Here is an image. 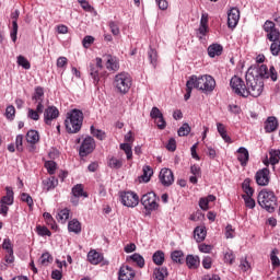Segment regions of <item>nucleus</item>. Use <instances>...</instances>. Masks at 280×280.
I'll use <instances>...</instances> for the list:
<instances>
[{
    "mask_svg": "<svg viewBox=\"0 0 280 280\" xmlns=\"http://www.w3.org/2000/svg\"><path fill=\"white\" fill-rule=\"evenodd\" d=\"M2 248L5 253H14V245L10 238H4L2 242Z\"/></svg>",
    "mask_w": 280,
    "mask_h": 280,
    "instance_id": "55",
    "label": "nucleus"
},
{
    "mask_svg": "<svg viewBox=\"0 0 280 280\" xmlns=\"http://www.w3.org/2000/svg\"><path fill=\"white\" fill-rule=\"evenodd\" d=\"M255 180L259 187H268L270 185V170L268 167L258 170L255 174Z\"/></svg>",
    "mask_w": 280,
    "mask_h": 280,
    "instance_id": "10",
    "label": "nucleus"
},
{
    "mask_svg": "<svg viewBox=\"0 0 280 280\" xmlns=\"http://www.w3.org/2000/svg\"><path fill=\"white\" fill-rule=\"evenodd\" d=\"M108 27L113 34V36H119L121 34V31H119V24L115 21L108 22Z\"/></svg>",
    "mask_w": 280,
    "mask_h": 280,
    "instance_id": "54",
    "label": "nucleus"
},
{
    "mask_svg": "<svg viewBox=\"0 0 280 280\" xmlns=\"http://www.w3.org/2000/svg\"><path fill=\"white\" fill-rule=\"evenodd\" d=\"M224 261L225 264L233 265L235 264V253L233 250L229 249L224 253Z\"/></svg>",
    "mask_w": 280,
    "mask_h": 280,
    "instance_id": "56",
    "label": "nucleus"
},
{
    "mask_svg": "<svg viewBox=\"0 0 280 280\" xmlns=\"http://www.w3.org/2000/svg\"><path fill=\"white\" fill-rule=\"evenodd\" d=\"M142 175L139 177L140 183H150V179L152 178V175L154 174V171L150 167V165H145L142 168Z\"/></svg>",
    "mask_w": 280,
    "mask_h": 280,
    "instance_id": "32",
    "label": "nucleus"
},
{
    "mask_svg": "<svg viewBox=\"0 0 280 280\" xmlns=\"http://www.w3.org/2000/svg\"><path fill=\"white\" fill-rule=\"evenodd\" d=\"M120 202L124 207L135 209L139 205V195L137 192L128 190L119 194Z\"/></svg>",
    "mask_w": 280,
    "mask_h": 280,
    "instance_id": "9",
    "label": "nucleus"
},
{
    "mask_svg": "<svg viewBox=\"0 0 280 280\" xmlns=\"http://www.w3.org/2000/svg\"><path fill=\"white\" fill-rule=\"evenodd\" d=\"M190 174H192V176L189 177V183H191V185H198V178L202 176L200 166L198 164H192L190 166Z\"/></svg>",
    "mask_w": 280,
    "mask_h": 280,
    "instance_id": "23",
    "label": "nucleus"
},
{
    "mask_svg": "<svg viewBox=\"0 0 280 280\" xmlns=\"http://www.w3.org/2000/svg\"><path fill=\"white\" fill-rule=\"evenodd\" d=\"M170 277V271H167V267H156L153 270V279L154 280H165Z\"/></svg>",
    "mask_w": 280,
    "mask_h": 280,
    "instance_id": "29",
    "label": "nucleus"
},
{
    "mask_svg": "<svg viewBox=\"0 0 280 280\" xmlns=\"http://www.w3.org/2000/svg\"><path fill=\"white\" fill-rule=\"evenodd\" d=\"M91 135L98 139V141H104L106 139V132H104L102 129H95V126L90 127Z\"/></svg>",
    "mask_w": 280,
    "mask_h": 280,
    "instance_id": "43",
    "label": "nucleus"
},
{
    "mask_svg": "<svg viewBox=\"0 0 280 280\" xmlns=\"http://www.w3.org/2000/svg\"><path fill=\"white\" fill-rule=\"evenodd\" d=\"M201 266L205 270H211L213 266V258H211V256H203Z\"/></svg>",
    "mask_w": 280,
    "mask_h": 280,
    "instance_id": "50",
    "label": "nucleus"
},
{
    "mask_svg": "<svg viewBox=\"0 0 280 280\" xmlns=\"http://www.w3.org/2000/svg\"><path fill=\"white\" fill-rule=\"evenodd\" d=\"M42 185L46 191H51L58 187V178L56 176H50L42 182Z\"/></svg>",
    "mask_w": 280,
    "mask_h": 280,
    "instance_id": "31",
    "label": "nucleus"
},
{
    "mask_svg": "<svg viewBox=\"0 0 280 280\" xmlns=\"http://www.w3.org/2000/svg\"><path fill=\"white\" fill-rule=\"evenodd\" d=\"M25 140L30 143L28 152H36V143L40 141V133H38V130L30 129L26 132Z\"/></svg>",
    "mask_w": 280,
    "mask_h": 280,
    "instance_id": "14",
    "label": "nucleus"
},
{
    "mask_svg": "<svg viewBox=\"0 0 280 280\" xmlns=\"http://www.w3.org/2000/svg\"><path fill=\"white\" fill-rule=\"evenodd\" d=\"M257 202L261 209L268 211V213H275V209H277L278 198L275 195V191L262 188L257 196Z\"/></svg>",
    "mask_w": 280,
    "mask_h": 280,
    "instance_id": "4",
    "label": "nucleus"
},
{
    "mask_svg": "<svg viewBox=\"0 0 280 280\" xmlns=\"http://www.w3.org/2000/svg\"><path fill=\"white\" fill-rule=\"evenodd\" d=\"M114 86L120 95H126L132 86V77L128 72H120L114 78Z\"/></svg>",
    "mask_w": 280,
    "mask_h": 280,
    "instance_id": "6",
    "label": "nucleus"
},
{
    "mask_svg": "<svg viewBox=\"0 0 280 280\" xmlns=\"http://www.w3.org/2000/svg\"><path fill=\"white\" fill-rule=\"evenodd\" d=\"M71 195L77 196L79 198H88L89 197V192L84 191V185H82V184L74 185L71 189Z\"/></svg>",
    "mask_w": 280,
    "mask_h": 280,
    "instance_id": "33",
    "label": "nucleus"
},
{
    "mask_svg": "<svg viewBox=\"0 0 280 280\" xmlns=\"http://www.w3.org/2000/svg\"><path fill=\"white\" fill-rule=\"evenodd\" d=\"M45 167L48 174H50V176H54V174H56V170H58V164H56L55 161H46Z\"/></svg>",
    "mask_w": 280,
    "mask_h": 280,
    "instance_id": "48",
    "label": "nucleus"
},
{
    "mask_svg": "<svg viewBox=\"0 0 280 280\" xmlns=\"http://www.w3.org/2000/svg\"><path fill=\"white\" fill-rule=\"evenodd\" d=\"M84 124V113L81 109L74 108L67 113L65 127L69 135H78L82 130Z\"/></svg>",
    "mask_w": 280,
    "mask_h": 280,
    "instance_id": "2",
    "label": "nucleus"
},
{
    "mask_svg": "<svg viewBox=\"0 0 280 280\" xmlns=\"http://www.w3.org/2000/svg\"><path fill=\"white\" fill-rule=\"evenodd\" d=\"M159 178L163 187H171V185H174V172L170 168H162Z\"/></svg>",
    "mask_w": 280,
    "mask_h": 280,
    "instance_id": "15",
    "label": "nucleus"
},
{
    "mask_svg": "<svg viewBox=\"0 0 280 280\" xmlns=\"http://www.w3.org/2000/svg\"><path fill=\"white\" fill-rule=\"evenodd\" d=\"M93 43H95V37L88 35L83 38L82 40V45L84 47V49H89V47H91L93 45Z\"/></svg>",
    "mask_w": 280,
    "mask_h": 280,
    "instance_id": "61",
    "label": "nucleus"
},
{
    "mask_svg": "<svg viewBox=\"0 0 280 280\" xmlns=\"http://www.w3.org/2000/svg\"><path fill=\"white\" fill-rule=\"evenodd\" d=\"M105 67L108 71H119V59L113 55H107Z\"/></svg>",
    "mask_w": 280,
    "mask_h": 280,
    "instance_id": "22",
    "label": "nucleus"
},
{
    "mask_svg": "<svg viewBox=\"0 0 280 280\" xmlns=\"http://www.w3.org/2000/svg\"><path fill=\"white\" fill-rule=\"evenodd\" d=\"M35 233H37L39 237H51V231L45 225H36Z\"/></svg>",
    "mask_w": 280,
    "mask_h": 280,
    "instance_id": "40",
    "label": "nucleus"
},
{
    "mask_svg": "<svg viewBox=\"0 0 280 280\" xmlns=\"http://www.w3.org/2000/svg\"><path fill=\"white\" fill-rule=\"evenodd\" d=\"M136 272L132 267L122 265L118 271V280H132L135 279Z\"/></svg>",
    "mask_w": 280,
    "mask_h": 280,
    "instance_id": "17",
    "label": "nucleus"
},
{
    "mask_svg": "<svg viewBox=\"0 0 280 280\" xmlns=\"http://www.w3.org/2000/svg\"><path fill=\"white\" fill-rule=\"evenodd\" d=\"M278 253H279V250L272 249V252L270 254V260H271V265L273 268H279V266H280L279 256H277Z\"/></svg>",
    "mask_w": 280,
    "mask_h": 280,
    "instance_id": "51",
    "label": "nucleus"
},
{
    "mask_svg": "<svg viewBox=\"0 0 280 280\" xmlns=\"http://www.w3.org/2000/svg\"><path fill=\"white\" fill-rule=\"evenodd\" d=\"M14 117H16V108H14V105H8L5 108V118L9 121H14Z\"/></svg>",
    "mask_w": 280,
    "mask_h": 280,
    "instance_id": "46",
    "label": "nucleus"
},
{
    "mask_svg": "<svg viewBox=\"0 0 280 280\" xmlns=\"http://www.w3.org/2000/svg\"><path fill=\"white\" fill-rule=\"evenodd\" d=\"M78 3L85 12H93V7L86 0H78Z\"/></svg>",
    "mask_w": 280,
    "mask_h": 280,
    "instance_id": "62",
    "label": "nucleus"
},
{
    "mask_svg": "<svg viewBox=\"0 0 280 280\" xmlns=\"http://www.w3.org/2000/svg\"><path fill=\"white\" fill-rule=\"evenodd\" d=\"M95 60L96 62H91L89 66V75L94 86H97L102 78V70L104 69V66L102 65V58L97 57Z\"/></svg>",
    "mask_w": 280,
    "mask_h": 280,
    "instance_id": "8",
    "label": "nucleus"
},
{
    "mask_svg": "<svg viewBox=\"0 0 280 280\" xmlns=\"http://www.w3.org/2000/svg\"><path fill=\"white\" fill-rule=\"evenodd\" d=\"M207 34H209V26H201L199 25V28L197 30V38H199V40H202Z\"/></svg>",
    "mask_w": 280,
    "mask_h": 280,
    "instance_id": "58",
    "label": "nucleus"
},
{
    "mask_svg": "<svg viewBox=\"0 0 280 280\" xmlns=\"http://www.w3.org/2000/svg\"><path fill=\"white\" fill-rule=\"evenodd\" d=\"M264 128H265V132H267V133L275 132V130H277V128H279V120L275 116H269L265 120Z\"/></svg>",
    "mask_w": 280,
    "mask_h": 280,
    "instance_id": "21",
    "label": "nucleus"
},
{
    "mask_svg": "<svg viewBox=\"0 0 280 280\" xmlns=\"http://www.w3.org/2000/svg\"><path fill=\"white\" fill-rule=\"evenodd\" d=\"M272 80L277 82L278 74L275 66H252L248 68L245 80L237 75H234L230 80V86L240 97H259L264 93V80Z\"/></svg>",
    "mask_w": 280,
    "mask_h": 280,
    "instance_id": "1",
    "label": "nucleus"
},
{
    "mask_svg": "<svg viewBox=\"0 0 280 280\" xmlns=\"http://www.w3.org/2000/svg\"><path fill=\"white\" fill-rule=\"evenodd\" d=\"M27 118L32 119L33 121H38V119H40V113L36 109L28 108Z\"/></svg>",
    "mask_w": 280,
    "mask_h": 280,
    "instance_id": "59",
    "label": "nucleus"
},
{
    "mask_svg": "<svg viewBox=\"0 0 280 280\" xmlns=\"http://www.w3.org/2000/svg\"><path fill=\"white\" fill-rule=\"evenodd\" d=\"M195 89L202 91V93H213L215 91V79L209 74L196 75L192 74L188 78Z\"/></svg>",
    "mask_w": 280,
    "mask_h": 280,
    "instance_id": "5",
    "label": "nucleus"
},
{
    "mask_svg": "<svg viewBox=\"0 0 280 280\" xmlns=\"http://www.w3.org/2000/svg\"><path fill=\"white\" fill-rule=\"evenodd\" d=\"M151 119H154L159 130H165L167 128V122L165 121V117H163V113L159 107H152L150 112Z\"/></svg>",
    "mask_w": 280,
    "mask_h": 280,
    "instance_id": "13",
    "label": "nucleus"
},
{
    "mask_svg": "<svg viewBox=\"0 0 280 280\" xmlns=\"http://www.w3.org/2000/svg\"><path fill=\"white\" fill-rule=\"evenodd\" d=\"M51 261H54V257L51 256V254H49V252L42 254L39 258V264L42 266H47L48 264H51Z\"/></svg>",
    "mask_w": 280,
    "mask_h": 280,
    "instance_id": "47",
    "label": "nucleus"
},
{
    "mask_svg": "<svg viewBox=\"0 0 280 280\" xmlns=\"http://www.w3.org/2000/svg\"><path fill=\"white\" fill-rule=\"evenodd\" d=\"M21 12L19 10H15L14 12L11 13V19H12V30L10 32L11 40L13 43L16 42V36L19 34V16Z\"/></svg>",
    "mask_w": 280,
    "mask_h": 280,
    "instance_id": "18",
    "label": "nucleus"
},
{
    "mask_svg": "<svg viewBox=\"0 0 280 280\" xmlns=\"http://www.w3.org/2000/svg\"><path fill=\"white\" fill-rule=\"evenodd\" d=\"M217 130L225 143H233L231 136H228V133H226V127L224 126V124L218 122Z\"/></svg>",
    "mask_w": 280,
    "mask_h": 280,
    "instance_id": "35",
    "label": "nucleus"
},
{
    "mask_svg": "<svg viewBox=\"0 0 280 280\" xmlns=\"http://www.w3.org/2000/svg\"><path fill=\"white\" fill-rule=\"evenodd\" d=\"M190 132L191 127L187 122L183 124L182 127H179V129L177 130L178 137H187V135H189Z\"/></svg>",
    "mask_w": 280,
    "mask_h": 280,
    "instance_id": "49",
    "label": "nucleus"
},
{
    "mask_svg": "<svg viewBox=\"0 0 280 280\" xmlns=\"http://www.w3.org/2000/svg\"><path fill=\"white\" fill-rule=\"evenodd\" d=\"M279 161H280V149L271 150L269 152V161H265L264 164L268 165L270 163V165H277Z\"/></svg>",
    "mask_w": 280,
    "mask_h": 280,
    "instance_id": "36",
    "label": "nucleus"
},
{
    "mask_svg": "<svg viewBox=\"0 0 280 280\" xmlns=\"http://www.w3.org/2000/svg\"><path fill=\"white\" fill-rule=\"evenodd\" d=\"M152 261L155 266H163L165 264V252L159 249L152 255Z\"/></svg>",
    "mask_w": 280,
    "mask_h": 280,
    "instance_id": "37",
    "label": "nucleus"
},
{
    "mask_svg": "<svg viewBox=\"0 0 280 280\" xmlns=\"http://www.w3.org/2000/svg\"><path fill=\"white\" fill-rule=\"evenodd\" d=\"M21 200H22V202H26V205L28 206L30 209H32V207H34V199L32 198V196L30 194L22 192Z\"/></svg>",
    "mask_w": 280,
    "mask_h": 280,
    "instance_id": "53",
    "label": "nucleus"
},
{
    "mask_svg": "<svg viewBox=\"0 0 280 280\" xmlns=\"http://www.w3.org/2000/svg\"><path fill=\"white\" fill-rule=\"evenodd\" d=\"M148 57L150 60V65H152L153 69H156V65L159 62V52L154 48H150L148 51Z\"/></svg>",
    "mask_w": 280,
    "mask_h": 280,
    "instance_id": "39",
    "label": "nucleus"
},
{
    "mask_svg": "<svg viewBox=\"0 0 280 280\" xmlns=\"http://www.w3.org/2000/svg\"><path fill=\"white\" fill-rule=\"evenodd\" d=\"M186 266L189 270H197L200 267V257L194 256L191 254L186 256Z\"/></svg>",
    "mask_w": 280,
    "mask_h": 280,
    "instance_id": "26",
    "label": "nucleus"
},
{
    "mask_svg": "<svg viewBox=\"0 0 280 280\" xmlns=\"http://www.w3.org/2000/svg\"><path fill=\"white\" fill-rule=\"evenodd\" d=\"M88 261L92 264V266H97L104 261V254L96 252L95 249H91L88 253Z\"/></svg>",
    "mask_w": 280,
    "mask_h": 280,
    "instance_id": "20",
    "label": "nucleus"
},
{
    "mask_svg": "<svg viewBox=\"0 0 280 280\" xmlns=\"http://www.w3.org/2000/svg\"><path fill=\"white\" fill-rule=\"evenodd\" d=\"M45 96V90L42 86L35 88V92L32 96L33 102H40Z\"/></svg>",
    "mask_w": 280,
    "mask_h": 280,
    "instance_id": "45",
    "label": "nucleus"
},
{
    "mask_svg": "<svg viewBox=\"0 0 280 280\" xmlns=\"http://www.w3.org/2000/svg\"><path fill=\"white\" fill-rule=\"evenodd\" d=\"M107 165L110 170H121V167H124V159L110 156L107 159Z\"/></svg>",
    "mask_w": 280,
    "mask_h": 280,
    "instance_id": "34",
    "label": "nucleus"
},
{
    "mask_svg": "<svg viewBox=\"0 0 280 280\" xmlns=\"http://www.w3.org/2000/svg\"><path fill=\"white\" fill-rule=\"evenodd\" d=\"M127 261H131L132 264H136L138 268H144L145 267V258L141 256L139 253H135L131 256H127Z\"/></svg>",
    "mask_w": 280,
    "mask_h": 280,
    "instance_id": "28",
    "label": "nucleus"
},
{
    "mask_svg": "<svg viewBox=\"0 0 280 280\" xmlns=\"http://www.w3.org/2000/svg\"><path fill=\"white\" fill-rule=\"evenodd\" d=\"M166 150L168 152H176V139L171 138L166 144Z\"/></svg>",
    "mask_w": 280,
    "mask_h": 280,
    "instance_id": "64",
    "label": "nucleus"
},
{
    "mask_svg": "<svg viewBox=\"0 0 280 280\" xmlns=\"http://www.w3.org/2000/svg\"><path fill=\"white\" fill-rule=\"evenodd\" d=\"M237 152V161L240 162L242 167H246L248 165V161H250V153L248 149L245 147H241L236 150Z\"/></svg>",
    "mask_w": 280,
    "mask_h": 280,
    "instance_id": "19",
    "label": "nucleus"
},
{
    "mask_svg": "<svg viewBox=\"0 0 280 280\" xmlns=\"http://www.w3.org/2000/svg\"><path fill=\"white\" fill-rule=\"evenodd\" d=\"M194 89H195L194 83L191 82L190 79H188L186 82V93L184 95L185 102H187L189 97H191V91H194Z\"/></svg>",
    "mask_w": 280,
    "mask_h": 280,
    "instance_id": "52",
    "label": "nucleus"
},
{
    "mask_svg": "<svg viewBox=\"0 0 280 280\" xmlns=\"http://www.w3.org/2000/svg\"><path fill=\"white\" fill-rule=\"evenodd\" d=\"M222 51H224V47L221 44H211L208 47V56L209 58H215V56H222Z\"/></svg>",
    "mask_w": 280,
    "mask_h": 280,
    "instance_id": "27",
    "label": "nucleus"
},
{
    "mask_svg": "<svg viewBox=\"0 0 280 280\" xmlns=\"http://www.w3.org/2000/svg\"><path fill=\"white\" fill-rule=\"evenodd\" d=\"M119 149L122 150L127 156V161H132V144L120 143Z\"/></svg>",
    "mask_w": 280,
    "mask_h": 280,
    "instance_id": "41",
    "label": "nucleus"
},
{
    "mask_svg": "<svg viewBox=\"0 0 280 280\" xmlns=\"http://www.w3.org/2000/svg\"><path fill=\"white\" fill-rule=\"evenodd\" d=\"M70 213H71V210H69L68 208L60 210L57 214L58 222H61V224H65V222H67V220L69 219Z\"/></svg>",
    "mask_w": 280,
    "mask_h": 280,
    "instance_id": "42",
    "label": "nucleus"
},
{
    "mask_svg": "<svg viewBox=\"0 0 280 280\" xmlns=\"http://www.w3.org/2000/svg\"><path fill=\"white\" fill-rule=\"evenodd\" d=\"M0 202H3L9 207H12V205H14V189H12V187L10 186L5 187V196H3L0 199Z\"/></svg>",
    "mask_w": 280,
    "mask_h": 280,
    "instance_id": "25",
    "label": "nucleus"
},
{
    "mask_svg": "<svg viewBox=\"0 0 280 280\" xmlns=\"http://www.w3.org/2000/svg\"><path fill=\"white\" fill-rule=\"evenodd\" d=\"M264 31L267 33V38L270 40L271 56H280V32L277 30L275 22L267 20L264 24Z\"/></svg>",
    "mask_w": 280,
    "mask_h": 280,
    "instance_id": "3",
    "label": "nucleus"
},
{
    "mask_svg": "<svg viewBox=\"0 0 280 280\" xmlns=\"http://www.w3.org/2000/svg\"><path fill=\"white\" fill-rule=\"evenodd\" d=\"M18 65L19 67H22V69H25L26 71H30V69H32V63H30V60H27V58H25L22 55L18 56Z\"/></svg>",
    "mask_w": 280,
    "mask_h": 280,
    "instance_id": "44",
    "label": "nucleus"
},
{
    "mask_svg": "<svg viewBox=\"0 0 280 280\" xmlns=\"http://www.w3.org/2000/svg\"><path fill=\"white\" fill-rule=\"evenodd\" d=\"M171 259L174 264H185V254L183 250H174L171 253Z\"/></svg>",
    "mask_w": 280,
    "mask_h": 280,
    "instance_id": "38",
    "label": "nucleus"
},
{
    "mask_svg": "<svg viewBox=\"0 0 280 280\" xmlns=\"http://www.w3.org/2000/svg\"><path fill=\"white\" fill-rule=\"evenodd\" d=\"M159 196L154 191L147 192L141 197L140 202L144 208L145 215H152V211L159 210Z\"/></svg>",
    "mask_w": 280,
    "mask_h": 280,
    "instance_id": "7",
    "label": "nucleus"
},
{
    "mask_svg": "<svg viewBox=\"0 0 280 280\" xmlns=\"http://www.w3.org/2000/svg\"><path fill=\"white\" fill-rule=\"evenodd\" d=\"M238 23H240V9L232 8L228 12V27L230 30H235Z\"/></svg>",
    "mask_w": 280,
    "mask_h": 280,
    "instance_id": "16",
    "label": "nucleus"
},
{
    "mask_svg": "<svg viewBox=\"0 0 280 280\" xmlns=\"http://www.w3.org/2000/svg\"><path fill=\"white\" fill-rule=\"evenodd\" d=\"M69 233H74V235H80L82 233V223L78 219H72L68 222Z\"/></svg>",
    "mask_w": 280,
    "mask_h": 280,
    "instance_id": "30",
    "label": "nucleus"
},
{
    "mask_svg": "<svg viewBox=\"0 0 280 280\" xmlns=\"http://www.w3.org/2000/svg\"><path fill=\"white\" fill-rule=\"evenodd\" d=\"M240 268L243 272H247L250 268V262L246 258H242L240 262Z\"/></svg>",
    "mask_w": 280,
    "mask_h": 280,
    "instance_id": "63",
    "label": "nucleus"
},
{
    "mask_svg": "<svg viewBox=\"0 0 280 280\" xmlns=\"http://www.w3.org/2000/svg\"><path fill=\"white\" fill-rule=\"evenodd\" d=\"M194 237L198 244L205 242V240H207V228L203 225L195 228Z\"/></svg>",
    "mask_w": 280,
    "mask_h": 280,
    "instance_id": "24",
    "label": "nucleus"
},
{
    "mask_svg": "<svg viewBox=\"0 0 280 280\" xmlns=\"http://www.w3.org/2000/svg\"><path fill=\"white\" fill-rule=\"evenodd\" d=\"M60 117V110L55 105H50L44 109V124L51 126L52 121H56Z\"/></svg>",
    "mask_w": 280,
    "mask_h": 280,
    "instance_id": "12",
    "label": "nucleus"
},
{
    "mask_svg": "<svg viewBox=\"0 0 280 280\" xmlns=\"http://www.w3.org/2000/svg\"><path fill=\"white\" fill-rule=\"evenodd\" d=\"M242 198L247 209H253L254 207H256V202L255 199H253V196H242Z\"/></svg>",
    "mask_w": 280,
    "mask_h": 280,
    "instance_id": "60",
    "label": "nucleus"
},
{
    "mask_svg": "<svg viewBox=\"0 0 280 280\" xmlns=\"http://www.w3.org/2000/svg\"><path fill=\"white\" fill-rule=\"evenodd\" d=\"M23 139H25V136H23L21 133L15 137V150H16V152H23Z\"/></svg>",
    "mask_w": 280,
    "mask_h": 280,
    "instance_id": "57",
    "label": "nucleus"
},
{
    "mask_svg": "<svg viewBox=\"0 0 280 280\" xmlns=\"http://www.w3.org/2000/svg\"><path fill=\"white\" fill-rule=\"evenodd\" d=\"M95 150V139L93 137L88 136L84 138L80 145L79 154L80 156H89Z\"/></svg>",
    "mask_w": 280,
    "mask_h": 280,
    "instance_id": "11",
    "label": "nucleus"
}]
</instances>
